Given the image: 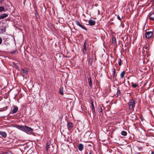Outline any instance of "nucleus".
<instances>
[{
	"mask_svg": "<svg viewBox=\"0 0 154 154\" xmlns=\"http://www.w3.org/2000/svg\"><path fill=\"white\" fill-rule=\"evenodd\" d=\"M19 127L23 129L25 131L30 133H31L33 131V129L32 128L26 126L20 125Z\"/></svg>",
	"mask_w": 154,
	"mask_h": 154,
	"instance_id": "obj_1",
	"label": "nucleus"
},
{
	"mask_svg": "<svg viewBox=\"0 0 154 154\" xmlns=\"http://www.w3.org/2000/svg\"><path fill=\"white\" fill-rule=\"evenodd\" d=\"M135 105V103L133 99H130L128 103L129 108L130 110H133L134 108Z\"/></svg>",
	"mask_w": 154,
	"mask_h": 154,
	"instance_id": "obj_2",
	"label": "nucleus"
},
{
	"mask_svg": "<svg viewBox=\"0 0 154 154\" xmlns=\"http://www.w3.org/2000/svg\"><path fill=\"white\" fill-rule=\"evenodd\" d=\"M50 146L51 147V149H50V152H51L53 151L54 149V148L53 147L52 145L51 144V141H48L47 143L46 150L48 149L49 146Z\"/></svg>",
	"mask_w": 154,
	"mask_h": 154,
	"instance_id": "obj_3",
	"label": "nucleus"
},
{
	"mask_svg": "<svg viewBox=\"0 0 154 154\" xmlns=\"http://www.w3.org/2000/svg\"><path fill=\"white\" fill-rule=\"evenodd\" d=\"M152 35V32H147L145 33V37L146 38H150Z\"/></svg>",
	"mask_w": 154,
	"mask_h": 154,
	"instance_id": "obj_4",
	"label": "nucleus"
},
{
	"mask_svg": "<svg viewBox=\"0 0 154 154\" xmlns=\"http://www.w3.org/2000/svg\"><path fill=\"white\" fill-rule=\"evenodd\" d=\"M73 124L72 122H68L67 124V127L69 130H70L73 127Z\"/></svg>",
	"mask_w": 154,
	"mask_h": 154,
	"instance_id": "obj_5",
	"label": "nucleus"
},
{
	"mask_svg": "<svg viewBox=\"0 0 154 154\" xmlns=\"http://www.w3.org/2000/svg\"><path fill=\"white\" fill-rule=\"evenodd\" d=\"M87 78L89 85L90 87L91 88L92 86V84L90 75H89L88 76Z\"/></svg>",
	"mask_w": 154,
	"mask_h": 154,
	"instance_id": "obj_6",
	"label": "nucleus"
},
{
	"mask_svg": "<svg viewBox=\"0 0 154 154\" xmlns=\"http://www.w3.org/2000/svg\"><path fill=\"white\" fill-rule=\"evenodd\" d=\"M83 54H86V42H84V44L83 45V48L82 50Z\"/></svg>",
	"mask_w": 154,
	"mask_h": 154,
	"instance_id": "obj_7",
	"label": "nucleus"
},
{
	"mask_svg": "<svg viewBox=\"0 0 154 154\" xmlns=\"http://www.w3.org/2000/svg\"><path fill=\"white\" fill-rule=\"evenodd\" d=\"M149 17L150 20L154 21V13H150L149 14Z\"/></svg>",
	"mask_w": 154,
	"mask_h": 154,
	"instance_id": "obj_8",
	"label": "nucleus"
},
{
	"mask_svg": "<svg viewBox=\"0 0 154 154\" xmlns=\"http://www.w3.org/2000/svg\"><path fill=\"white\" fill-rule=\"evenodd\" d=\"M84 146L83 145L82 143H79L78 146V148L79 150L80 151H82L84 149Z\"/></svg>",
	"mask_w": 154,
	"mask_h": 154,
	"instance_id": "obj_9",
	"label": "nucleus"
},
{
	"mask_svg": "<svg viewBox=\"0 0 154 154\" xmlns=\"http://www.w3.org/2000/svg\"><path fill=\"white\" fill-rule=\"evenodd\" d=\"M88 23L90 25L93 26L95 25V20L90 19L88 21Z\"/></svg>",
	"mask_w": 154,
	"mask_h": 154,
	"instance_id": "obj_10",
	"label": "nucleus"
},
{
	"mask_svg": "<svg viewBox=\"0 0 154 154\" xmlns=\"http://www.w3.org/2000/svg\"><path fill=\"white\" fill-rule=\"evenodd\" d=\"M18 110V108L17 106H14V109H13L12 112L14 114L16 113Z\"/></svg>",
	"mask_w": 154,
	"mask_h": 154,
	"instance_id": "obj_11",
	"label": "nucleus"
},
{
	"mask_svg": "<svg viewBox=\"0 0 154 154\" xmlns=\"http://www.w3.org/2000/svg\"><path fill=\"white\" fill-rule=\"evenodd\" d=\"M0 135H2V136L4 138L5 137L7 136V134L6 132L3 131H0Z\"/></svg>",
	"mask_w": 154,
	"mask_h": 154,
	"instance_id": "obj_12",
	"label": "nucleus"
},
{
	"mask_svg": "<svg viewBox=\"0 0 154 154\" xmlns=\"http://www.w3.org/2000/svg\"><path fill=\"white\" fill-rule=\"evenodd\" d=\"M0 16L2 19H3L7 17L8 16V14H3Z\"/></svg>",
	"mask_w": 154,
	"mask_h": 154,
	"instance_id": "obj_13",
	"label": "nucleus"
},
{
	"mask_svg": "<svg viewBox=\"0 0 154 154\" xmlns=\"http://www.w3.org/2000/svg\"><path fill=\"white\" fill-rule=\"evenodd\" d=\"M59 93L62 95H63L64 94V93L63 92V87L60 88L59 90Z\"/></svg>",
	"mask_w": 154,
	"mask_h": 154,
	"instance_id": "obj_14",
	"label": "nucleus"
},
{
	"mask_svg": "<svg viewBox=\"0 0 154 154\" xmlns=\"http://www.w3.org/2000/svg\"><path fill=\"white\" fill-rule=\"evenodd\" d=\"M125 72V71H123L121 72L120 74V77L122 79L124 77Z\"/></svg>",
	"mask_w": 154,
	"mask_h": 154,
	"instance_id": "obj_15",
	"label": "nucleus"
},
{
	"mask_svg": "<svg viewBox=\"0 0 154 154\" xmlns=\"http://www.w3.org/2000/svg\"><path fill=\"white\" fill-rule=\"evenodd\" d=\"M131 85L133 88H135L138 86V84L137 83H134L133 82L131 83Z\"/></svg>",
	"mask_w": 154,
	"mask_h": 154,
	"instance_id": "obj_16",
	"label": "nucleus"
},
{
	"mask_svg": "<svg viewBox=\"0 0 154 154\" xmlns=\"http://www.w3.org/2000/svg\"><path fill=\"white\" fill-rule=\"evenodd\" d=\"M112 43L113 44H115L116 43V39L115 37H113L112 39Z\"/></svg>",
	"mask_w": 154,
	"mask_h": 154,
	"instance_id": "obj_17",
	"label": "nucleus"
},
{
	"mask_svg": "<svg viewBox=\"0 0 154 154\" xmlns=\"http://www.w3.org/2000/svg\"><path fill=\"white\" fill-rule=\"evenodd\" d=\"M113 72H112V75L113 77L114 78L116 77V69L115 68H113Z\"/></svg>",
	"mask_w": 154,
	"mask_h": 154,
	"instance_id": "obj_18",
	"label": "nucleus"
},
{
	"mask_svg": "<svg viewBox=\"0 0 154 154\" xmlns=\"http://www.w3.org/2000/svg\"><path fill=\"white\" fill-rule=\"evenodd\" d=\"M6 27L5 26H3L2 27V28L0 30L2 32H5L6 31Z\"/></svg>",
	"mask_w": 154,
	"mask_h": 154,
	"instance_id": "obj_19",
	"label": "nucleus"
},
{
	"mask_svg": "<svg viewBox=\"0 0 154 154\" xmlns=\"http://www.w3.org/2000/svg\"><path fill=\"white\" fill-rule=\"evenodd\" d=\"M121 134L124 136H126L127 135V133L125 131H122L121 132Z\"/></svg>",
	"mask_w": 154,
	"mask_h": 154,
	"instance_id": "obj_20",
	"label": "nucleus"
},
{
	"mask_svg": "<svg viewBox=\"0 0 154 154\" xmlns=\"http://www.w3.org/2000/svg\"><path fill=\"white\" fill-rule=\"evenodd\" d=\"M91 109H92V112L93 113V114L95 113V109L94 106H91Z\"/></svg>",
	"mask_w": 154,
	"mask_h": 154,
	"instance_id": "obj_21",
	"label": "nucleus"
},
{
	"mask_svg": "<svg viewBox=\"0 0 154 154\" xmlns=\"http://www.w3.org/2000/svg\"><path fill=\"white\" fill-rule=\"evenodd\" d=\"M79 26L85 30H87L86 28L84 26L82 25L81 24H80V25Z\"/></svg>",
	"mask_w": 154,
	"mask_h": 154,
	"instance_id": "obj_22",
	"label": "nucleus"
},
{
	"mask_svg": "<svg viewBox=\"0 0 154 154\" xmlns=\"http://www.w3.org/2000/svg\"><path fill=\"white\" fill-rule=\"evenodd\" d=\"M121 92L119 90H118L116 93L117 96V97L119 96H120L121 95Z\"/></svg>",
	"mask_w": 154,
	"mask_h": 154,
	"instance_id": "obj_23",
	"label": "nucleus"
},
{
	"mask_svg": "<svg viewBox=\"0 0 154 154\" xmlns=\"http://www.w3.org/2000/svg\"><path fill=\"white\" fill-rule=\"evenodd\" d=\"M5 8L3 7H0V12H1L4 11Z\"/></svg>",
	"mask_w": 154,
	"mask_h": 154,
	"instance_id": "obj_24",
	"label": "nucleus"
},
{
	"mask_svg": "<svg viewBox=\"0 0 154 154\" xmlns=\"http://www.w3.org/2000/svg\"><path fill=\"white\" fill-rule=\"evenodd\" d=\"M21 72L23 73H25V74H27V70H25L23 69H22L21 71Z\"/></svg>",
	"mask_w": 154,
	"mask_h": 154,
	"instance_id": "obj_25",
	"label": "nucleus"
},
{
	"mask_svg": "<svg viewBox=\"0 0 154 154\" xmlns=\"http://www.w3.org/2000/svg\"><path fill=\"white\" fill-rule=\"evenodd\" d=\"M98 110L100 112H102V108L100 106L98 107Z\"/></svg>",
	"mask_w": 154,
	"mask_h": 154,
	"instance_id": "obj_26",
	"label": "nucleus"
},
{
	"mask_svg": "<svg viewBox=\"0 0 154 154\" xmlns=\"http://www.w3.org/2000/svg\"><path fill=\"white\" fill-rule=\"evenodd\" d=\"M122 61L120 59H119L118 60V64L119 66H121Z\"/></svg>",
	"mask_w": 154,
	"mask_h": 154,
	"instance_id": "obj_27",
	"label": "nucleus"
},
{
	"mask_svg": "<svg viewBox=\"0 0 154 154\" xmlns=\"http://www.w3.org/2000/svg\"><path fill=\"white\" fill-rule=\"evenodd\" d=\"M76 24L78 26H80V24H81L80 22L79 21H76Z\"/></svg>",
	"mask_w": 154,
	"mask_h": 154,
	"instance_id": "obj_28",
	"label": "nucleus"
},
{
	"mask_svg": "<svg viewBox=\"0 0 154 154\" xmlns=\"http://www.w3.org/2000/svg\"><path fill=\"white\" fill-rule=\"evenodd\" d=\"M117 18H118V19L120 20H121V18H120V16H119V15H117Z\"/></svg>",
	"mask_w": 154,
	"mask_h": 154,
	"instance_id": "obj_29",
	"label": "nucleus"
},
{
	"mask_svg": "<svg viewBox=\"0 0 154 154\" xmlns=\"http://www.w3.org/2000/svg\"><path fill=\"white\" fill-rule=\"evenodd\" d=\"M2 39L0 37V45H1L2 42Z\"/></svg>",
	"mask_w": 154,
	"mask_h": 154,
	"instance_id": "obj_30",
	"label": "nucleus"
},
{
	"mask_svg": "<svg viewBox=\"0 0 154 154\" xmlns=\"http://www.w3.org/2000/svg\"><path fill=\"white\" fill-rule=\"evenodd\" d=\"M48 149H48V150H47V151H48V152H50V149H51V146H49V147H48Z\"/></svg>",
	"mask_w": 154,
	"mask_h": 154,
	"instance_id": "obj_31",
	"label": "nucleus"
},
{
	"mask_svg": "<svg viewBox=\"0 0 154 154\" xmlns=\"http://www.w3.org/2000/svg\"><path fill=\"white\" fill-rule=\"evenodd\" d=\"M91 106H94V104H93V101H92V102L91 103Z\"/></svg>",
	"mask_w": 154,
	"mask_h": 154,
	"instance_id": "obj_32",
	"label": "nucleus"
},
{
	"mask_svg": "<svg viewBox=\"0 0 154 154\" xmlns=\"http://www.w3.org/2000/svg\"><path fill=\"white\" fill-rule=\"evenodd\" d=\"M26 1V0H24L23 1V4H24V5H25V2Z\"/></svg>",
	"mask_w": 154,
	"mask_h": 154,
	"instance_id": "obj_33",
	"label": "nucleus"
},
{
	"mask_svg": "<svg viewBox=\"0 0 154 154\" xmlns=\"http://www.w3.org/2000/svg\"><path fill=\"white\" fill-rule=\"evenodd\" d=\"M151 154H154V152H152L151 153Z\"/></svg>",
	"mask_w": 154,
	"mask_h": 154,
	"instance_id": "obj_34",
	"label": "nucleus"
},
{
	"mask_svg": "<svg viewBox=\"0 0 154 154\" xmlns=\"http://www.w3.org/2000/svg\"><path fill=\"white\" fill-rule=\"evenodd\" d=\"M89 154H91V151L89 152Z\"/></svg>",
	"mask_w": 154,
	"mask_h": 154,
	"instance_id": "obj_35",
	"label": "nucleus"
},
{
	"mask_svg": "<svg viewBox=\"0 0 154 154\" xmlns=\"http://www.w3.org/2000/svg\"><path fill=\"white\" fill-rule=\"evenodd\" d=\"M1 17V16H0V20H1V19H2Z\"/></svg>",
	"mask_w": 154,
	"mask_h": 154,
	"instance_id": "obj_36",
	"label": "nucleus"
},
{
	"mask_svg": "<svg viewBox=\"0 0 154 154\" xmlns=\"http://www.w3.org/2000/svg\"><path fill=\"white\" fill-rule=\"evenodd\" d=\"M153 91H154V89H153Z\"/></svg>",
	"mask_w": 154,
	"mask_h": 154,
	"instance_id": "obj_37",
	"label": "nucleus"
},
{
	"mask_svg": "<svg viewBox=\"0 0 154 154\" xmlns=\"http://www.w3.org/2000/svg\"><path fill=\"white\" fill-rule=\"evenodd\" d=\"M8 44V43H7V44Z\"/></svg>",
	"mask_w": 154,
	"mask_h": 154,
	"instance_id": "obj_38",
	"label": "nucleus"
},
{
	"mask_svg": "<svg viewBox=\"0 0 154 154\" xmlns=\"http://www.w3.org/2000/svg\"><path fill=\"white\" fill-rule=\"evenodd\" d=\"M8 44V43H7V44Z\"/></svg>",
	"mask_w": 154,
	"mask_h": 154,
	"instance_id": "obj_39",
	"label": "nucleus"
}]
</instances>
